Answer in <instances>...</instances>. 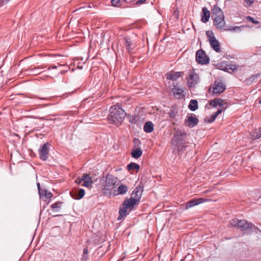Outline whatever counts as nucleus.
<instances>
[{
  "label": "nucleus",
  "mask_w": 261,
  "mask_h": 261,
  "mask_svg": "<svg viewBox=\"0 0 261 261\" xmlns=\"http://www.w3.org/2000/svg\"><path fill=\"white\" fill-rule=\"evenodd\" d=\"M59 216V215H55V216H54V217H57V216Z\"/></svg>",
  "instance_id": "nucleus-56"
},
{
  "label": "nucleus",
  "mask_w": 261,
  "mask_h": 261,
  "mask_svg": "<svg viewBox=\"0 0 261 261\" xmlns=\"http://www.w3.org/2000/svg\"><path fill=\"white\" fill-rule=\"evenodd\" d=\"M225 90V85L222 82L215 81L213 86L214 94H221Z\"/></svg>",
  "instance_id": "nucleus-11"
},
{
  "label": "nucleus",
  "mask_w": 261,
  "mask_h": 261,
  "mask_svg": "<svg viewBox=\"0 0 261 261\" xmlns=\"http://www.w3.org/2000/svg\"><path fill=\"white\" fill-rule=\"evenodd\" d=\"M198 75L195 73L194 69L190 71L187 78V84L190 87H194L199 82Z\"/></svg>",
  "instance_id": "nucleus-6"
},
{
  "label": "nucleus",
  "mask_w": 261,
  "mask_h": 261,
  "mask_svg": "<svg viewBox=\"0 0 261 261\" xmlns=\"http://www.w3.org/2000/svg\"><path fill=\"white\" fill-rule=\"evenodd\" d=\"M230 225L233 227H236L241 230H246L251 228L253 226L251 223L247 222L245 220H239L237 218H234L230 220Z\"/></svg>",
  "instance_id": "nucleus-2"
},
{
  "label": "nucleus",
  "mask_w": 261,
  "mask_h": 261,
  "mask_svg": "<svg viewBox=\"0 0 261 261\" xmlns=\"http://www.w3.org/2000/svg\"><path fill=\"white\" fill-rule=\"evenodd\" d=\"M214 23L218 30L224 31L225 29V22L224 15L216 16L214 19Z\"/></svg>",
  "instance_id": "nucleus-10"
},
{
  "label": "nucleus",
  "mask_w": 261,
  "mask_h": 261,
  "mask_svg": "<svg viewBox=\"0 0 261 261\" xmlns=\"http://www.w3.org/2000/svg\"><path fill=\"white\" fill-rule=\"evenodd\" d=\"M256 193V197L255 198V199H258L259 198H261V188L257 190L254 194Z\"/></svg>",
  "instance_id": "nucleus-43"
},
{
  "label": "nucleus",
  "mask_w": 261,
  "mask_h": 261,
  "mask_svg": "<svg viewBox=\"0 0 261 261\" xmlns=\"http://www.w3.org/2000/svg\"><path fill=\"white\" fill-rule=\"evenodd\" d=\"M144 130L147 133H150L153 130V124L151 121L146 122L144 125Z\"/></svg>",
  "instance_id": "nucleus-22"
},
{
  "label": "nucleus",
  "mask_w": 261,
  "mask_h": 261,
  "mask_svg": "<svg viewBox=\"0 0 261 261\" xmlns=\"http://www.w3.org/2000/svg\"><path fill=\"white\" fill-rule=\"evenodd\" d=\"M36 98H39V99H46L47 98H41V97H35Z\"/></svg>",
  "instance_id": "nucleus-53"
},
{
  "label": "nucleus",
  "mask_w": 261,
  "mask_h": 261,
  "mask_svg": "<svg viewBox=\"0 0 261 261\" xmlns=\"http://www.w3.org/2000/svg\"><path fill=\"white\" fill-rule=\"evenodd\" d=\"M261 75V73H256L252 75L248 78L246 79L245 81L246 85L249 86L252 84V83L256 82L258 78Z\"/></svg>",
  "instance_id": "nucleus-18"
},
{
  "label": "nucleus",
  "mask_w": 261,
  "mask_h": 261,
  "mask_svg": "<svg viewBox=\"0 0 261 261\" xmlns=\"http://www.w3.org/2000/svg\"><path fill=\"white\" fill-rule=\"evenodd\" d=\"M187 134L181 130L176 131L172 138V143L178 146V145H184L186 142Z\"/></svg>",
  "instance_id": "nucleus-3"
},
{
  "label": "nucleus",
  "mask_w": 261,
  "mask_h": 261,
  "mask_svg": "<svg viewBox=\"0 0 261 261\" xmlns=\"http://www.w3.org/2000/svg\"><path fill=\"white\" fill-rule=\"evenodd\" d=\"M222 110L221 109H219L217 112L214 113L213 114L217 117L221 113Z\"/></svg>",
  "instance_id": "nucleus-50"
},
{
  "label": "nucleus",
  "mask_w": 261,
  "mask_h": 261,
  "mask_svg": "<svg viewBox=\"0 0 261 261\" xmlns=\"http://www.w3.org/2000/svg\"><path fill=\"white\" fill-rule=\"evenodd\" d=\"M205 201V200L203 198L192 199L186 203L185 209L188 210L189 208L202 203Z\"/></svg>",
  "instance_id": "nucleus-12"
},
{
  "label": "nucleus",
  "mask_w": 261,
  "mask_h": 261,
  "mask_svg": "<svg viewBox=\"0 0 261 261\" xmlns=\"http://www.w3.org/2000/svg\"><path fill=\"white\" fill-rule=\"evenodd\" d=\"M259 103H261V99L259 100Z\"/></svg>",
  "instance_id": "nucleus-57"
},
{
  "label": "nucleus",
  "mask_w": 261,
  "mask_h": 261,
  "mask_svg": "<svg viewBox=\"0 0 261 261\" xmlns=\"http://www.w3.org/2000/svg\"><path fill=\"white\" fill-rule=\"evenodd\" d=\"M37 188L38 190L39 195L41 197L43 195V190L41 189L40 185L39 182L37 183Z\"/></svg>",
  "instance_id": "nucleus-42"
},
{
  "label": "nucleus",
  "mask_w": 261,
  "mask_h": 261,
  "mask_svg": "<svg viewBox=\"0 0 261 261\" xmlns=\"http://www.w3.org/2000/svg\"><path fill=\"white\" fill-rule=\"evenodd\" d=\"M147 0H138L136 2V4L137 5H139L144 3Z\"/></svg>",
  "instance_id": "nucleus-49"
},
{
  "label": "nucleus",
  "mask_w": 261,
  "mask_h": 261,
  "mask_svg": "<svg viewBox=\"0 0 261 261\" xmlns=\"http://www.w3.org/2000/svg\"><path fill=\"white\" fill-rule=\"evenodd\" d=\"M171 91L173 95L178 98L181 97V94L183 92V90L181 88H178L175 85L173 86Z\"/></svg>",
  "instance_id": "nucleus-20"
},
{
  "label": "nucleus",
  "mask_w": 261,
  "mask_h": 261,
  "mask_svg": "<svg viewBox=\"0 0 261 261\" xmlns=\"http://www.w3.org/2000/svg\"><path fill=\"white\" fill-rule=\"evenodd\" d=\"M142 154V151L141 149L139 148H133L131 152V155L133 158L135 159L139 158Z\"/></svg>",
  "instance_id": "nucleus-19"
},
{
  "label": "nucleus",
  "mask_w": 261,
  "mask_h": 261,
  "mask_svg": "<svg viewBox=\"0 0 261 261\" xmlns=\"http://www.w3.org/2000/svg\"><path fill=\"white\" fill-rule=\"evenodd\" d=\"M143 192V188L141 186H138L135 188L132 192V197L127 199L130 202L132 203L134 205L137 204L142 196V194Z\"/></svg>",
  "instance_id": "nucleus-4"
},
{
  "label": "nucleus",
  "mask_w": 261,
  "mask_h": 261,
  "mask_svg": "<svg viewBox=\"0 0 261 261\" xmlns=\"http://www.w3.org/2000/svg\"><path fill=\"white\" fill-rule=\"evenodd\" d=\"M121 106V104L117 103L110 108L108 116V120L110 123L118 126L123 122L126 113Z\"/></svg>",
  "instance_id": "nucleus-1"
},
{
  "label": "nucleus",
  "mask_w": 261,
  "mask_h": 261,
  "mask_svg": "<svg viewBox=\"0 0 261 261\" xmlns=\"http://www.w3.org/2000/svg\"><path fill=\"white\" fill-rule=\"evenodd\" d=\"M199 122V120L194 114H188L185 120V124L186 126L192 128L196 126Z\"/></svg>",
  "instance_id": "nucleus-8"
},
{
  "label": "nucleus",
  "mask_w": 261,
  "mask_h": 261,
  "mask_svg": "<svg viewBox=\"0 0 261 261\" xmlns=\"http://www.w3.org/2000/svg\"><path fill=\"white\" fill-rule=\"evenodd\" d=\"M82 180H83V181L86 180L93 181L90 175L86 173L82 175Z\"/></svg>",
  "instance_id": "nucleus-34"
},
{
  "label": "nucleus",
  "mask_w": 261,
  "mask_h": 261,
  "mask_svg": "<svg viewBox=\"0 0 261 261\" xmlns=\"http://www.w3.org/2000/svg\"><path fill=\"white\" fill-rule=\"evenodd\" d=\"M247 21H251L254 24H258L259 22L257 20H255L253 19V18H252V17L251 16H247L246 18Z\"/></svg>",
  "instance_id": "nucleus-36"
},
{
  "label": "nucleus",
  "mask_w": 261,
  "mask_h": 261,
  "mask_svg": "<svg viewBox=\"0 0 261 261\" xmlns=\"http://www.w3.org/2000/svg\"><path fill=\"white\" fill-rule=\"evenodd\" d=\"M184 72L181 71L174 72L171 71L167 74V79L172 81H175L179 77L182 76Z\"/></svg>",
  "instance_id": "nucleus-13"
},
{
  "label": "nucleus",
  "mask_w": 261,
  "mask_h": 261,
  "mask_svg": "<svg viewBox=\"0 0 261 261\" xmlns=\"http://www.w3.org/2000/svg\"><path fill=\"white\" fill-rule=\"evenodd\" d=\"M93 183V181L86 180L83 181V184L82 185V186L85 187H89L91 185H92Z\"/></svg>",
  "instance_id": "nucleus-37"
},
{
  "label": "nucleus",
  "mask_w": 261,
  "mask_h": 261,
  "mask_svg": "<svg viewBox=\"0 0 261 261\" xmlns=\"http://www.w3.org/2000/svg\"><path fill=\"white\" fill-rule=\"evenodd\" d=\"M212 12L213 15H216L217 16L220 15H223V13L221 9L217 5L214 6Z\"/></svg>",
  "instance_id": "nucleus-29"
},
{
  "label": "nucleus",
  "mask_w": 261,
  "mask_h": 261,
  "mask_svg": "<svg viewBox=\"0 0 261 261\" xmlns=\"http://www.w3.org/2000/svg\"><path fill=\"white\" fill-rule=\"evenodd\" d=\"M83 181V180H82V177H78L75 180V182L77 185L81 184Z\"/></svg>",
  "instance_id": "nucleus-47"
},
{
  "label": "nucleus",
  "mask_w": 261,
  "mask_h": 261,
  "mask_svg": "<svg viewBox=\"0 0 261 261\" xmlns=\"http://www.w3.org/2000/svg\"><path fill=\"white\" fill-rule=\"evenodd\" d=\"M187 147H188V146H187V145H178V146H177V151H178V152H182Z\"/></svg>",
  "instance_id": "nucleus-39"
},
{
  "label": "nucleus",
  "mask_w": 261,
  "mask_h": 261,
  "mask_svg": "<svg viewBox=\"0 0 261 261\" xmlns=\"http://www.w3.org/2000/svg\"><path fill=\"white\" fill-rule=\"evenodd\" d=\"M43 195H42L41 197L45 196L46 199H50L53 197L52 193L46 190H43Z\"/></svg>",
  "instance_id": "nucleus-33"
},
{
  "label": "nucleus",
  "mask_w": 261,
  "mask_h": 261,
  "mask_svg": "<svg viewBox=\"0 0 261 261\" xmlns=\"http://www.w3.org/2000/svg\"><path fill=\"white\" fill-rule=\"evenodd\" d=\"M40 69V68L39 67H37V68H34L32 69V71L33 73H35V74H37V73H39L40 72V71H39V69Z\"/></svg>",
  "instance_id": "nucleus-46"
},
{
  "label": "nucleus",
  "mask_w": 261,
  "mask_h": 261,
  "mask_svg": "<svg viewBox=\"0 0 261 261\" xmlns=\"http://www.w3.org/2000/svg\"><path fill=\"white\" fill-rule=\"evenodd\" d=\"M61 201H57L50 205L51 210L54 212H58L61 209V205L62 204Z\"/></svg>",
  "instance_id": "nucleus-25"
},
{
  "label": "nucleus",
  "mask_w": 261,
  "mask_h": 261,
  "mask_svg": "<svg viewBox=\"0 0 261 261\" xmlns=\"http://www.w3.org/2000/svg\"><path fill=\"white\" fill-rule=\"evenodd\" d=\"M128 187L125 185H120L117 189L118 194L120 195H123L126 193L128 191Z\"/></svg>",
  "instance_id": "nucleus-27"
},
{
  "label": "nucleus",
  "mask_w": 261,
  "mask_h": 261,
  "mask_svg": "<svg viewBox=\"0 0 261 261\" xmlns=\"http://www.w3.org/2000/svg\"><path fill=\"white\" fill-rule=\"evenodd\" d=\"M196 60L199 64L203 65L208 64L210 59L203 50L199 49L196 53Z\"/></svg>",
  "instance_id": "nucleus-7"
},
{
  "label": "nucleus",
  "mask_w": 261,
  "mask_h": 261,
  "mask_svg": "<svg viewBox=\"0 0 261 261\" xmlns=\"http://www.w3.org/2000/svg\"><path fill=\"white\" fill-rule=\"evenodd\" d=\"M210 17V11L206 7H203L202 9V13L201 14V20L202 22H207Z\"/></svg>",
  "instance_id": "nucleus-14"
},
{
  "label": "nucleus",
  "mask_w": 261,
  "mask_h": 261,
  "mask_svg": "<svg viewBox=\"0 0 261 261\" xmlns=\"http://www.w3.org/2000/svg\"><path fill=\"white\" fill-rule=\"evenodd\" d=\"M129 121L132 124H136L137 125L142 123L141 118L140 116L137 115L129 118Z\"/></svg>",
  "instance_id": "nucleus-23"
},
{
  "label": "nucleus",
  "mask_w": 261,
  "mask_h": 261,
  "mask_svg": "<svg viewBox=\"0 0 261 261\" xmlns=\"http://www.w3.org/2000/svg\"><path fill=\"white\" fill-rule=\"evenodd\" d=\"M40 119L42 120H45V119L44 118H41Z\"/></svg>",
  "instance_id": "nucleus-55"
},
{
  "label": "nucleus",
  "mask_w": 261,
  "mask_h": 261,
  "mask_svg": "<svg viewBox=\"0 0 261 261\" xmlns=\"http://www.w3.org/2000/svg\"><path fill=\"white\" fill-rule=\"evenodd\" d=\"M57 68V66L56 65L51 66L48 67V70H50L51 69H56Z\"/></svg>",
  "instance_id": "nucleus-51"
},
{
  "label": "nucleus",
  "mask_w": 261,
  "mask_h": 261,
  "mask_svg": "<svg viewBox=\"0 0 261 261\" xmlns=\"http://www.w3.org/2000/svg\"><path fill=\"white\" fill-rule=\"evenodd\" d=\"M112 5L114 7H119L118 4L120 3V0H111Z\"/></svg>",
  "instance_id": "nucleus-44"
},
{
  "label": "nucleus",
  "mask_w": 261,
  "mask_h": 261,
  "mask_svg": "<svg viewBox=\"0 0 261 261\" xmlns=\"http://www.w3.org/2000/svg\"><path fill=\"white\" fill-rule=\"evenodd\" d=\"M124 44L127 48L129 53H131L133 47H132L133 44L129 38H125L124 39Z\"/></svg>",
  "instance_id": "nucleus-26"
},
{
  "label": "nucleus",
  "mask_w": 261,
  "mask_h": 261,
  "mask_svg": "<svg viewBox=\"0 0 261 261\" xmlns=\"http://www.w3.org/2000/svg\"><path fill=\"white\" fill-rule=\"evenodd\" d=\"M254 2V0H244V5L245 6L248 7L251 5Z\"/></svg>",
  "instance_id": "nucleus-38"
},
{
  "label": "nucleus",
  "mask_w": 261,
  "mask_h": 261,
  "mask_svg": "<svg viewBox=\"0 0 261 261\" xmlns=\"http://www.w3.org/2000/svg\"><path fill=\"white\" fill-rule=\"evenodd\" d=\"M206 35L209 41H210V40L212 39L214 37H215L212 31H206Z\"/></svg>",
  "instance_id": "nucleus-35"
},
{
  "label": "nucleus",
  "mask_w": 261,
  "mask_h": 261,
  "mask_svg": "<svg viewBox=\"0 0 261 261\" xmlns=\"http://www.w3.org/2000/svg\"><path fill=\"white\" fill-rule=\"evenodd\" d=\"M88 247H85L83 250V254L81 258V261H87L88 259Z\"/></svg>",
  "instance_id": "nucleus-32"
},
{
  "label": "nucleus",
  "mask_w": 261,
  "mask_h": 261,
  "mask_svg": "<svg viewBox=\"0 0 261 261\" xmlns=\"http://www.w3.org/2000/svg\"><path fill=\"white\" fill-rule=\"evenodd\" d=\"M116 179L117 178H115L114 176L112 175H108L107 177L106 183L104 187V190H106L107 188L109 186H111V187L114 186L116 182Z\"/></svg>",
  "instance_id": "nucleus-16"
},
{
  "label": "nucleus",
  "mask_w": 261,
  "mask_h": 261,
  "mask_svg": "<svg viewBox=\"0 0 261 261\" xmlns=\"http://www.w3.org/2000/svg\"><path fill=\"white\" fill-rule=\"evenodd\" d=\"M209 42L211 47L215 51H216L217 53H220L221 51L220 43L215 37H214Z\"/></svg>",
  "instance_id": "nucleus-15"
},
{
  "label": "nucleus",
  "mask_w": 261,
  "mask_h": 261,
  "mask_svg": "<svg viewBox=\"0 0 261 261\" xmlns=\"http://www.w3.org/2000/svg\"><path fill=\"white\" fill-rule=\"evenodd\" d=\"M177 112L173 110H171L169 112V115L170 117L174 118L176 116Z\"/></svg>",
  "instance_id": "nucleus-45"
},
{
  "label": "nucleus",
  "mask_w": 261,
  "mask_h": 261,
  "mask_svg": "<svg viewBox=\"0 0 261 261\" xmlns=\"http://www.w3.org/2000/svg\"><path fill=\"white\" fill-rule=\"evenodd\" d=\"M136 141H139V140L135 138L134 140V142H136Z\"/></svg>",
  "instance_id": "nucleus-54"
},
{
  "label": "nucleus",
  "mask_w": 261,
  "mask_h": 261,
  "mask_svg": "<svg viewBox=\"0 0 261 261\" xmlns=\"http://www.w3.org/2000/svg\"><path fill=\"white\" fill-rule=\"evenodd\" d=\"M251 138L253 140L259 139L261 137V128L255 129L251 134Z\"/></svg>",
  "instance_id": "nucleus-28"
},
{
  "label": "nucleus",
  "mask_w": 261,
  "mask_h": 261,
  "mask_svg": "<svg viewBox=\"0 0 261 261\" xmlns=\"http://www.w3.org/2000/svg\"><path fill=\"white\" fill-rule=\"evenodd\" d=\"M113 187H111V186H109L107 188V189L106 190H104V188L102 189V192L105 194H108L110 192V190L113 188Z\"/></svg>",
  "instance_id": "nucleus-40"
},
{
  "label": "nucleus",
  "mask_w": 261,
  "mask_h": 261,
  "mask_svg": "<svg viewBox=\"0 0 261 261\" xmlns=\"http://www.w3.org/2000/svg\"><path fill=\"white\" fill-rule=\"evenodd\" d=\"M225 104V101L220 98H215L213 100H212L210 102V105L213 107H217V106L222 107Z\"/></svg>",
  "instance_id": "nucleus-17"
},
{
  "label": "nucleus",
  "mask_w": 261,
  "mask_h": 261,
  "mask_svg": "<svg viewBox=\"0 0 261 261\" xmlns=\"http://www.w3.org/2000/svg\"><path fill=\"white\" fill-rule=\"evenodd\" d=\"M216 118L217 117L213 114L208 119H207V122L209 123H212L215 121Z\"/></svg>",
  "instance_id": "nucleus-41"
},
{
  "label": "nucleus",
  "mask_w": 261,
  "mask_h": 261,
  "mask_svg": "<svg viewBox=\"0 0 261 261\" xmlns=\"http://www.w3.org/2000/svg\"><path fill=\"white\" fill-rule=\"evenodd\" d=\"M8 3L7 0H0V7H2Z\"/></svg>",
  "instance_id": "nucleus-48"
},
{
  "label": "nucleus",
  "mask_w": 261,
  "mask_h": 261,
  "mask_svg": "<svg viewBox=\"0 0 261 261\" xmlns=\"http://www.w3.org/2000/svg\"><path fill=\"white\" fill-rule=\"evenodd\" d=\"M243 26H234V27H230L229 28H226L224 30L225 31H230V32H239L242 31V28Z\"/></svg>",
  "instance_id": "nucleus-30"
},
{
  "label": "nucleus",
  "mask_w": 261,
  "mask_h": 261,
  "mask_svg": "<svg viewBox=\"0 0 261 261\" xmlns=\"http://www.w3.org/2000/svg\"><path fill=\"white\" fill-rule=\"evenodd\" d=\"M127 169L128 170H131L133 169H135L136 170H139L140 169V166L137 163H130L127 165Z\"/></svg>",
  "instance_id": "nucleus-31"
},
{
  "label": "nucleus",
  "mask_w": 261,
  "mask_h": 261,
  "mask_svg": "<svg viewBox=\"0 0 261 261\" xmlns=\"http://www.w3.org/2000/svg\"><path fill=\"white\" fill-rule=\"evenodd\" d=\"M134 205L132 203L130 202L127 199L125 200L123 203V207L120 208L119 210V216L118 217V220H121L123 217L126 216L128 214L127 212V209L129 208V212L133 208Z\"/></svg>",
  "instance_id": "nucleus-5"
},
{
  "label": "nucleus",
  "mask_w": 261,
  "mask_h": 261,
  "mask_svg": "<svg viewBox=\"0 0 261 261\" xmlns=\"http://www.w3.org/2000/svg\"><path fill=\"white\" fill-rule=\"evenodd\" d=\"M123 1L127 4H130L133 2L132 0H123Z\"/></svg>",
  "instance_id": "nucleus-52"
},
{
  "label": "nucleus",
  "mask_w": 261,
  "mask_h": 261,
  "mask_svg": "<svg viewBox=\"0 0 261 261\" xmlns=\"http://www.w3.org/2000/svg\"><path fill=\"white\" fill-rule=\"evenodd\" d=\"M189 109L192 111H195L198 109V101L195 99H191L188 106Z\"/></svg>",
  "instance_id": "nucleus-24"
},
{
  "label": "nucleus",
  "mask_w": 261,
  "mask_h": 261,
  "mask_svg": "<svg viewBox=\"0 0 261 261\" xmlns=\"http://www.w3.org/2000/svg\"><path fill=\"white\" fill-rule=\"evenodd\" d=\"M85 194V190L83 189H80L78 191L75 192L72 195V197L75 199H81L84 196Z\"/></svg>",
  "instance_id": "nucleus-21"
},
{
  "label": "nucleus",
  "mask_w": 261,
  "mask_h": 261,
  "mask_svg": "<svg viewBox=\"0 0 261 261\" xmlns=\"http://www.w3.org/2000/svg\"><path fill=\"white\" fill-rule=\"evenodd\" d=\"M8 2H9L10 0H7Z\"/></svg>",
  "instance_id": "nucleus-58"
},
{
  "label": "nucleus",
  "mask_w": 261,
  "mask_h": 261,
  "mask_svg": "<svg viewBox=\"0 0 261 261\" xmlns=\"http://www.w3.org/2000/svg\"><path fill=\"white\" fill-rule=\"evenodd\" d=\"M50 144L46 142L43 145L41 146L39 149V154L40 159L42 161H46L48 156V153Z\"/></svg>",
  "instance_id": "nucleus-9"
}]
</instances>
